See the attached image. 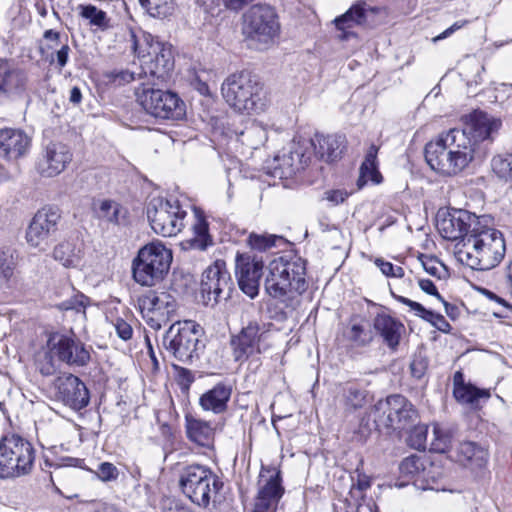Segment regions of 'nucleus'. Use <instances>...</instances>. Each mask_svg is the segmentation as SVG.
<instances>
[{
    "mask_svg": "<svg viewBox=\"0 0 512 512\" xmlns=\"http://www.w3.org/2000/svg\"><path fill=\"white\" fill-rule=\"evenodd\" d=\"M453 457L464 466L479 469L487 463L488 452L474 442L464 441L459 443Z\"/></svg>",
    "mask_w": 512,
    "mask_h": 512,
    "instance_id": "nucleus-31",
    "label": "nucleus"
},
{
    "mask_svg": "<svg viewBox=\"0 0 512 512\" xmlns=\"http://www.w3.org/2000/svg\"><path fill=\"white\" fill-rule=\"evenodd\" d=\"M375 265L387 277L402 278L404 277V269L400 266H394L391 262L377 258Z\"/></svg>",
    "mask_w": 512,
    "mask_h": 512,
    "instance_id": "nucleus-53",
    "label": "nucleus"
},
{
    "mask_svg": "<svg viewBox=\"0 0 512 512\" xmlns=\"http://www.w3.org/2000/svg\"><path fill=\"white\" fill-rule=\"evenodd\" d=\"M28 87L27 73L10 61L0 62V95L9 98L21 96Z\"/></svg>",
    "mask_w": 512,
    "mask_h": 512,
    "instance_id": "nucleus-24",
    "label": "nucleus"
},
{
    "mask_svg": "<svg viewBox=\"0 0 512 512\" xmlns=\"http://www.w3.org/2000/svg\"><path fill=\"white\" fill-rule=\"evenodd\" d=\"M305 261L299 257H279L268 265L266 292L280 301L302 294L306 290Z\"/></svg>",
    "mask_w": 512,
    "mask_h": 512,
    "instance_id": "nucleus-5",
    "label": "nucleus"
},
{
    "mask_svg": "<svg viewBox=\"0 0 512 512\" xmlns=\"http://www.w3.org/2000/svg\"><path fill=\"white\" fill-rule=\"evenodd\" d=\"M15 265L11 251L0 249V284L6 283L12 277Z\"/></svg>",
    "mask_w": 512,
    "mask_h": 512,
    "instance_id": "nucleus-48",
    "label": "nucleus"
},
{
    "mask_svg": "<svg viewBox=\"0 0 512 512\" xmlns=\"http://www.w3.org/2000/svg\"><path fill=\"white\" fill-rule=\"evenodd\" d=\"M209 76L210 72L208 71H201L200 73L196 72L191 80V84L193 87L204 96L210 95V89L207 84V78L204 75Z\"/></svg>",
    "mask_w": 512,
    "mask_h": 512,
    "instance_id": "nucleus-55",
    "label": "nucleus"
},
{
    "mask_svg": "<svg viewBox=\"0 0 512 512\" xmlns=\"http://www.w3.org/2000/svg\"><path fill=\"white\" fill-rule=\"evenodd\" d=\"M239 140L249 148L257 149L267 140L265 127L258 122H251L240 134Z\"/></svg>",
    "mask_w": 512,
    "mask_h": 512,
    "instance_id": "nucleus-37",
    "label": "nucleus"
},
{
    "mask_svg": "<svg viewBox=\"0 0 512 512\" xmlns=\"http://www.w3.org/2000/svg\"><path fill=\"white\" fill-rule=\"evenodd\" d=\"M422 266L428 274L440 278L441 263L435 258L422 259Z\"/></svg>",
    "mask_w": 512,
    "mask_h": 512,
    "instance_id": "nucleus-59",
    "label": "nucleus"
},
{
    "mask_svg": "<svg viewBox=\"0 0 512 512\" xmlns=\"http://www.w3.org/2000/svg\"><path fill=\"white\" fill-rule=\"evenodd\" d=\"M347 338L353 346L363 347L368 345L372 340V334L359 324H353L347 332Z\"/></svg>",
    "mask_w": 512,
    "mask_h": 512,
    "instance_id": "nucleus-49",
    "label": "nucleus"
},
{
    "mask_svg": "<svg viewBox=\"0 0 512 512\" xmlns=\"http://www.w3.org/2000/svg\"><path fill=\"white\" fill-rule=\"evenodd\" d=\"M377 154L378 147L371 145L360 167V175L357 180L359 189L365 186L369 181L373 184H380L382 182L383 177L378 170Z\"/></svg>",
    "mask_w": 512,
    "mask_h": 512,
    "instance_id": "nucleus-34",
    "label": "nucleus"
},
{
    "mask_svg": "<svg viewBox=\"0 0 512 512\" xmlns=\"http://www.w3.org/2000/svg\"><path fill=\"white\" fill-rule=\"evenodd\" d=\"M325 199L333 205L343 203L349 196V193L344 189H332L327 190L325 193Z\"/></svg>",
    "mask_w": 512,
    "mask_h": 512,
    "instance_id": "nucleus-57",
    "label": "nucleus"
},
{
    "mask_svg": "<svg viewBox=\"0 0 512 512\" xmlns=\"http://www.w3.org/2000/svg\"><path fill=\"white\" fill-rule=\"evenodd\" d=\"M280 470L276 467H262L258 480V493L252 512H276L284 488Z\"/></svg>",
    "mask_w": 512,
    "mask_h": 512,
    "instance_id": "nucleus-18",
    "label": "nucleus"
},
{
    "mask_svg": "<svg viewBox=\"0 0 512 512\" xmlns=\"http://www.w3.org/2000/svg\"><path fill=\"white\" fill-rule=\"evenodd\" d=\"M138 306L147 325L159 330L172 320L177 302L165 291H149L138 299Z\"/></svg>",
    "mask_w": 512,
    "mask_h": 512,
    "instance_id": "nucleus-15",
    "label": "nucleus"
},
{
    "mask_svg": "<svg viewBox=\"0 0 512 512\" xmlns=\"http://www.w3.org/2000/svg\"><path fill=\"white\" fill-rule=\"evenodd\" d=\"M313 143L310 139L294 141L287 155L282 156L283 174L291 176L299 170L304 169L310 162L313 151Z\"/></svg>",
    "mask_w": 512,
    "mask_h": 512,
    "instance_id": "nucleus-26",
    "label": "nucleus"
},
{
    "mask_svg": "<svg viewBox=\"0 0 512 512\" xmlns=\"http://www.w3.org/2000/svg\"><path fill=\"white\" fill-rule=\"evenodd\" d=\"M162 512H192L176 499L167 498L162 501Z\"/></svg>",
    "mask_w": 512,
    "mask_h": 512,
    "instance_id": "nucleus-58",
    "label": "nucleus"
},
{
    "mask_svg": "<svg viewBox=\"0 0 512 512\" xmlns=\"http://www.w3.org/2000/svg\"><path fill=\"white\" fill-rule=\"evenodd\" d=\"M383 12V9L377 6H371L366 2H359L353 5L349 10L348 14L345 16L349 17L352 13H356V20L359 23H366L370 16L377 15Z\"/></svg>",
    "mask_w": 512,
    "mask_h": 512,
    "instance_id": "nucleus-47",
    "label": "nucleus"
},
{
    "mask_svg": "<svg viewBox=\"0 0 512 512\" xmlns=\"http://www.w3.org/2000/svg\"><path fill=\"white\" fill-rule=\"evenodd\" d=\"M72 160V153L67 145L51 142L39 157L36 169L43 177H55L62 173Z\"/></svg>",
    "mask_w": 512,
    "mask_h": 512,
    "instance_id": "nucleus-23",
    "label": "nucleus"
},
{
    "mask_svg": "<svg viewBox=\"0 0 512 512\" xmlns=\"http://www.w3.org/2000/svg\"><path fill=\"white\" fill-rule=\"evenodd\" d=\"M31 146V138L18 128L0 129V157L16 160L25 156Z\"/></svg>",
    "mask_w": 512,
    "mask_h": 512,
    "instance_id": "nucleus-25",
    "label": "nucleus"
},
{
    "mask_svg": "<svg viewBox=\"0 0 512 512\" xmlns=\"http://www.w3.org/2000/svg\"><path fill=\"white\" fill-rule=\"evenodd\" d=\"M430 445L431 450L438 453H445L451 445L450 433L438 424H433Z\"/></svg>",
    "mask_w": 512,
    "mask_h": 512,
    "instance_id": "nucleus-45",
    "label": "nucleus"
},
{
    "mask_svg": "<svg viewBox=\"0 0 512 512\" xmlns=\"http://www.w3.org/2000/svg\"><path fill=\"white\" fill-rule=\"evenodd\" d=\"M186 434L190 441L203 447H210L214 440L215 429L212 423L191 414L185 416Z\"/></svg>",
    "mask_w": 512,
    "mask_h": 512,
    "instance_id": "nucleus-29",
    "label": "nucleus"
},
{
    "mask_svg": "<svg viewBox=\"0 0 512 512\" xmlns=\"http://www.w3.org/2000/svg\"><path fill=\"white\" fill-rule=\"evenodd\" d=\"M501 121L483 111H473L464 117V128L451 129L430 141L425 147V159L432 170L442 175L461 172L474 157L478 142L492 139Z\"/></svg>",
    "mask_w": 512,
    "mask_h": 512,
    "instance_id": "nucleus-1",
    "label": "nucleus"
},
{
    "mask_svg": "<svg viewBox=\"0 0 512 512\" xmlns=\"http://www.w3.org/2000/svg\"><path fill=\"white\" fill-rule=\"evenodd\" d=\"M146 213L153 231L163 237L176 236L185 227L187 212L176 199L154 197Z\"/></svg>",
    "mask_w": 512,
    "mask_h": 512,
    "instance_id": "nucleus-9",
    "label": "nucleus"
},
{
    "mask_svg": "<svg viewBox=\"0 0 512 512\" xmlns=\"http://www.w3.org/2000/svg\"><path fill=\"white\" fill-rule=\"evenodd\" d=\"M33 445L18 435L0 439V479H15L29 475L35 463Z\"/></svg>",
    "mask_w": 512,
    "mask_h": 512,
    "instance_id": "nucleus-6",
    "label": "nucleus"
},
{
    "mask_svg": "<svg viewBox=\"0 0 512 512\" xmlns=\"http://www.w3.org/2000/svg\"><path fill=\"white\" fill-rule=\"evenodd\" d=\"M373 418L378 426L402 430L415 422L417 411L404 396L395 394L375 404Z\"/></svg>",
    "mask_w": 512,
    "mask_h": 512,
    "instance_id": "nucleus-14",
    "label": "nucleus"
},
{
    "mask_svg": "<svg viewBox=\"0 0 512 512\" xmlns=\"http://www.w3.org/2000/svg\"><path fill=\"white\" fill-rule=\"evenodd\" d=\"M469 23V20H459L456 21L454 24H452L450 27H448L446 30H444L441 34L436 36L433 41L437 42L440 40H443L449 36H451L454 32L458 31L459 29L465 27Z\"/></svg>",
    "mask_w": 512,
    "mask_h": 512,
    "instance_id": "nucleus-61",
    "label": "nucleus"
},
{
    "mask_svg": "<svg viewBox=\"0 0 512 512\" xmlns=\"http://www.w3.org/2000/svg\"><path fill=\"white\" fill-rule=\"evenodd\" d=\"M263 261L250 254L238 253L235 259V274L239 288L251 299L259 293V282L262 276Z\"/></svg>",
    "mask_w": 512,
    "mask_h": 512,
    "instance_id": "nucleus-21",
    "label": "nucleus"
},
{
    "mask_svg": "<svg viewBox=\"0 0 512 512\" xmlns=\"http://www.w3.org/2000/svg\"><path fill=\"white\" fill-rule=\"evenodd\" d=\"M53 258L66 268L76 267L80 262L79 253L71 242H61L55 246Z\"/></svg>",
    "mask_w": 512,
    "mask_h": 512,
    "instance_id": "nucleus-40",
    "label": "nucleus"
},
{
    "mask_svg": "<svg viewBox=\"0 0 512 512\" xmlns=\"http://www.w3.org/2000/svg\"><path fill=\"white\" fill-rule=\"evenodd\" d=\"M427 459L425 457L411 455L406 457L400 464L399 470L403 477L411 478L414 480V485L423 474V469Z\"/></svg>",
    "mask_w": 512,
    "mask_h": 512,
    "instance_id": "nucleus-41",
    "label": "nucleus"
},
{
    "mask_svg": "<svg viewBox=\"0 0 512 512\" xmlns=\"http://www.w3.org/2000/svg\"><path fill=\"white\" fill-rule=\"evenodd\" d=\"M139 105L155 118L180 120L186 114L183 100L174 92L142 86L136 91Z\"/></svg>",
    "mask_w": 512,
    "mask_h": 512,
    "instance_id": "nucleus-13",
    "label": "nucleus"
},
{
    "mask_svg": "<svg viewBox=\"0 0 512 512\" xmlns=\"http://www.w3.org/2000/svg\"><path fill=\"white\" fill-rule=\"evenodd\" d=\"M127 41L140 60L142 73L165 82L174 69L172 46L155 39L140 27H128Z\"/></svg>",
    "mask_w": 512,
    "mask_h": 512,
    "instance_id": "nucleus-2",
    "label": "nucleus"
},
{
    "mask_svg": "<svg viewBox=\"0 0 512 512\" xmlns=\"http://www.w3.org/2000/svg\"><path fill=\"white\" fill-rule=\"evenodd\" d=\"M392 296L398 302L408 306L410 311L414 312V314L416 316L431 323L439 331L445 332V333L450 331L451 326L446 321V319L444 318L443 315L434 313L433 311L426 309L422 304H420L416 301L410 300L409 298H406L404 296H400L395 293H392Z\"/></svg>",
    "mask_w": 512,
    "mask_h": 512,
    "instance_id": "nucleus-33",
    "label": "nucleus"
},
{
    "mask_svg": "<svg viewBox=\"0 0 512 512\" xmlns=\"http://www.w3.org/2000/svg\"><path fill=\"white\" fill-rule=\"evenodd\" d=\"M374 329L382 337L384 343L391 349L396 350L400 344L406 328L398 319L388 314H377L374 318Z\"/></svg>",
    "mask_w": 512,
    "mask_h": 512,
    "instance_id": "nucleus-27",
    "label": "nucleus"
},
{
    "mask_svg": "<svg viewBox=\"0 0 512 512\" xmlns=\"http://www.w3.org/2000/svg\"><path fill=\"white\" fill-rule=\"evenodd\" d=\"M79 16L86 20L90 26H94L101 31H105L110 27V19L105 11L98 9L96 6L81 4L77 7Z\"/></svg>",
    "mask_w": 512,
    "mask_h": 512,
    "instance_id": "nucleus-36",
    "label": "nucleus"
},
{
    "mask_svg": "<svg viewBox=\"0 0 512 512\" xmlns=\"http://www.w3.org/2000/svg\"><path fill=\"white\" fill-rule=\"evenodd\" d=\"M113 326L115 328V331L117 335L122 340H129L132 337L133 330L130 324H128L126 321H124L121 318L116 319V321L113 323Z\"/></svg>",
    "mask_w": 512,
    "mask_h": 512,
    "instance_id": "nucleus-56",
    "label": "nucleus"
},
{
    "mask_svg": "<svg viewBox=\"0 0 512 512\" xmlns=\"http://www.w3.org/2000/svg\"><path fill=\"white\" fill-rule=\"evenodd\" d=\"M98 478L104 482L116 480L119 472L117 467L109 462H103L98 466L96 472Z\"/></svg>",
    "mask_w": 512,
    "mask_h": 512,
    "instance_id": "nucleus-54",
    "label": "nucleus"
},
{
    "mask_svg": "<svg viewBox=\"0 0 512 512\" xmlns=\"http://www.w3.org/2000/svg\"><path fill=\"white\" fill-rule=\"evenodd\" d=\"M418 284L423 292L435 296L439 301H443V297L438 293L436 286L431 280L419 279Z\"/></svg>",
    "mask_w": 512,
    "mask_h": 512,
    "instance_id": "nucleus-62",
    "label": "nucleus"
},
{
    "mask_svg": "<svg viewBox=\"0 0 512 512\" xmlns=\"http://www.w3.org/2000/svg\"><path fill=\"white\" fill-rule=\"evenodd\" d=\"M231 278L226 270L225 262L217 260L203 273L201 293L206 304L214 305L221 299L230 297Z\"/></svg>",
    "mask_w": 512,
    "mask_h": 512,
    "instance_id": "nucleus-20",
    "label": "nucleus"
},
{
    "mask_svg": "<svg viewBox=\"0 0 512 512\" xmlns=\"http://www.w3.org/2000/svg\"><path fill=\"white\" fill-rule=\"evenodd\" d=\"M488 216H477L466 210H456L437 221V228L443 238L451 241L466 238L480 229V224L487 221Z\"/></svg>",
    "mask_w": 512,
    "mask_h": 512,
    "instance_id": "nucleus-17",
    "label": "nucleus"
},
{
    "mask_svg": "<svg viewBox=\"0 0 512 512\" xmlns=\"http://www.w3.org/2000/svg\"><path fill=\"white\" fill-rule=\"evenodd\" d=\"M231 393L232 388L230 385L218 383L212 389L202 394L199 404L205 411L221 414L227 410Z\"/></svg>",
    "mask_w": 512,
    "mask_h": 512,
    "instance_id": "nucleus-30",
    "label": "nucleus"
},
{
    "mask_svg": "<svg viewBox=\"0 0 512 512\" xmlns=\"http://www.w3.org/2000/svg\"><path fill=\"white\" fill-rule=\"evenodd\" d=\"M411 373L412 375L417 378L421 379L425 371L427 369V362L424 358H414L410 365Z\"/></svg>",
    "mask_w": 512,
    "mask_h": 512,
    "instance_id": "nucleus-60",
    "label": "nucleus"
},
{
    "mask_svg": "<svg viewBox=\"0 0 512 512\" xmlns=\"http://www.w3.org/2000/svg\"><path fill=\"white\" fill-rule=\"evenodd\" d=\"M172 252L160 241L143 246L133 261V277L143 286H153L169 271Z\"/></svg>",
    "mask_w": 512,
    "mask_h": 512,
    "instance_id": "nucleus-7",
    "label": "nucleus"
},
{
    "mask_svg": "<svg viewBox=\"0 0 512 512\" xmlns=\"http://www.w3.org/2000/svg\"><path fill=\"white\" fill-rule=\"evenodd\" d=\"M310 141L313 143V154L326 162L338 159L345 147V138L337 134L324 135L316 133Z\"/></svg>",
    "mask_w": 512,
    "mask_h": 512,
    "instance_id": "nucleus-28",
    "label": "nucleus"
},
{
    "mask_svg": "<svg viewBox=\"0 0 512 512\" xmlns=\"http://www.w3.org/2000/svg\"><path fill=\"white\" fill-rule=\"evenodd\" d=\"M45 349L49 362L40 368V372L43 375H51L53 373L52 360L54 358L70 366L77 367L87 365L91 358L89 350L81 341L59 332L48 335Z\"/></svg>",
    "mask_w": 512,
    "mask_h": 512,
    "instance_id": "nucleus-11",
    "label": "nucleus"
},
{
    "mask_svg": "<svg viewBox=\"0 0 512 512\" xmlns=\"http://www.w3.org/2000/svg\"><path fill=\"white\" fill-rule=\"evenodd\" d=\"M179 484L182 492L198 506L206 507L211 496L216 494L222 483L217 475L203 465H189L183 468Z\"/></svg>",
    "mask_w": 512,
    "mask_h": 512,
    "instance_id": "nucleus-10",
    "label": "nucleus"
},
{
    "mask_svg": "<svg viewBox=\"0 0 512 512\" xmlns=\"http://www.w3.org/2000/svg\"><path fill=\"white\" fill-rule=\"evenodd\" d=\"M61 218L59 210L44 207L37 211L26 231L27 243L40 251H45L50 244V237L57 230Z\"/></svg>",
    "mask_w": 512,
    "mask_h": 512,
    "instance_id": "nucleus-19",
    "label": "nucleus"
},
{
    "mask_svg": "<svg viewBox=\"0 0 512 512\" xmlns=\"http://www.w3.org/2000/svg\"><path fill=\"white\" fill-rule=\"evenodd\" d=\"M202 334V328L194 321H176L164 335L163 345L176 359L188 362L204 347Z\"/></svg>",
    "mask_w": 512,
    "mask_h": 512,
    "instance_id": "nucleus-12",
    "label": "nucleus"
},
{
    "mask_svg": "<svg viewBox=\"0 0 512 512\" xmlns=\"http://www.w3.org/2000/svg\"><path fill=\"white\" fill-rule=\"evenodd\" d=\"M269 330L265 323L250 321L243 326L240 332L233 336L231 345L237 361L260 354L267 349Z\"/></svg>",
    "mask_w": 512,
    "mask_h": 512,
    "instance_id": "nucleus-16",
    "label": "nucleus"
},
{
    "mask_svg": "<svg viewBox=\"0 0 512 512\" xmlns=\"http://www.w3.org/2000/svg\"><path fill=\"white\" fill-rule=\"evenodd\" d=\"M223 5L231 10L238 12L242 10L246 5L253 2L254 0H221Z\"/></svg>",
    "mask_w": 512,
    "mask_h": 512,
    "instance_id": "nucleus-63",
    "label": "nucleus"
},
{
    "mask_svg": "<svg viewBox=\"0 0 512 512\" xmlns=\"http://www.w3.org/2000/svg\"><path fill=\"white\" fill-rule=\"evenodd\" d=\"M140 3L153 17L164 18L174 10L172 0H142Z\"/></svg>",
    "mask_w": 512,
    "mask_h": 512,
    "instance_id": "nucleus-44",
    "label": "nucleus"
},
{
    "mask_svg": "<svg viewBox=\"0 0 512 512\" xmlns=\"http://www.w3.org/2000/svg\"><path fill=\"white\" fill-rule=\"evenodd\" d=\"M343 398L347 409L356 410L367 403V392L356 385H349L344 389Z\"/></svg>",
    "mask_w": 512,
    "mask_h": 512,
    "instance_id": "nucleus-43",
    "label": "nucleus"
},
{
    "mask_svg": "<svg viewBox=\"0 0 512 512\" xmlns=\"http://www.w3.org/2000/svg\"><path fill=\"white\" fill-rule=\"evenodd\" d=\"M457 402L469 406L473 410L481 408L483 402H487L491 397L490 389H482L468 383L465 387H460L453 391Z\"/></svg>",
    "mask_w": 512,
    "mask_h": 512,
    "instance_id": "nucleus-35",
    "label": "nucleus"
},
{
    "mask_svg": "<svg viewBox=\"0 0 512 512\" xmlns=\"http://www.w3.org/2000/svg\"><path fill=\"white\" fill-rule=\"evenodd\" d=\"M93 211L99 220L113 225L123 224L127 216V210L120 203L110 199L95 201Z\"/></svg>",
    "mask_w": 512,
    "mask_h": 512,
    "instance_id": "nucleus-32",
    "label": "nucleus"
},
{
    "mask_svg": "<svg viewBox=\"0 0 512 512\" xmlns=\"http://www.w3.org/2000/svg\"><path fill=\"white\" fill-rule=\"evenodd\" d=\"M494 174L506 182H512V154L494 156L491 161Z\"/></svg>",
    "mask_w": 512,
    "mask_h": 512,
    "instance_id": "nucleus-42",
    "label": "nucleus"
},
{
    "mask_svg": "<svg viewBox=\"0 0 512 512\" xmlns=\"http://www.w3.org/2000/svg\"><path fill=\"white\" fill-rule=\"evenodd\" d=\"M442 476L441 467L427 460L423 474H420V478L416 482V487L421 490H439L437 483Z\"/></svg>",
    "mask_w": 512,
    "mask_h": 512,
    "instance_id": "nucleus-39",
    "label": "nucleus"
},
{
    "mask_svg": "<svg viewBox=\"0 0 512 512\" xmlns=\"http://www.w3.org/2000/svg\"><path fill=\"white\" fill-rule=\"evenodd\" d=\"M279 239L280 237H277L275 235L250 234L248 238V244L252 249L264 251L275 246L276 241Z\"/></svg>",
    "mask_w": 512,
    "mask_h": 512,
    "instance_id": "nucleus-50",
    "label": "nucleus"
},
{
    "mask_svg": "<svg viewBox=\"0 0 512 512\" xmlns=\"http://www.w3.org/2000/svg\"><path fill=\"white\" fill-rule=\"evenodd\" d=\"M193 236L189 240L190 246L194 249L205 250L212 245L213 241L209 234L208 223L202 216H196L192 225Z\"/></svg>",
    "mask_w": 512,
    "mask_h": 512,
    "instance_id": "nucleus-38",
    "label": "nucleus"
},
{
    "mask_svg": "<svg viewBox=\"0 0 512 512\" xmlns=\"http://www.w3.org/2000/svg\"><path fill=\"white\" fill-rule=\"evenodd\" d=\"M142 74L143 73H139L136 76L134 72H131L129 70H112L104 73L103 76L107 84L121 86L141 78Z\"/></svg>",
    "mask_w": 512,
    "mask_h": 512,
    "instance_id": "nucleus-46",
    "label": "nucleus"
},
{
    "mask_svg": "<svg viewBox=\"0 0 512 512\" xmlns=\"http://www.w3.org/2000/svg\"><path fill=\"white\" fill-rule=\"evenodd\" d=\"M89 303V299L83 294H75L70 299L63 301L60 305L63 310H75L76 312H84Z\"/></svg>",
    "mask_w": 512,
    "mask_h": 512,
    "instance_id": "nucleus-52",
    "label": "nucleus"
},
{
    "mask_svg": "<svg viewBox=\"0 0 512 512\" xmlns=\"http://www.w3.org/2000/svg\"><path fill=\"white\" fill-rule=\"evenodd\" d=\"M221 94L225 102L238 113L258 114L267 107L263 84L247 71L226 77L221 85Z\"/></svg>",
    "mask_w": 512,
    "mask_h": 512,
    "instance_id": "nucleus-4",
    "label": "nucleus"
},
{
    "mask_svg": "<svg viewBox=\"0 0 512 512\" xmlns=\"http://www.w3.org/2000/svg\"><path fill=\"white\" fill-rule=\"evenodd\" d=\"M56 397L73 410H81L89 403L86 385L73 374H63L54 381Z\"/></svg>",
    "mask_w": 512,
    "mask_h": 512,
    "instance_id": "nucleus-22",
    "label": "nucleus"
},
{
    "mask_svg": "<svg viewBox=\"0 0 512 512\" xmlns=\"http://www.w3.org/2000/svg\"><path fill=\"white\" fill-rule=\"evenodd\" d=\"M490 219L480 224L465 240L464 250L460 251L462 261L474 270H490L504 258L506 245L503 234L489 226Z\"/></svg>",
    "mask_w": 512,
    "mask_h": 512,
    "instance_id": "nucleus-3",
    "label": "nucleus"
},
{
    "mask_svg": "<svg viewBox=\"0 0 512 512\" xmlns=\"http://www.w3.org/2000/svg\"><path fill=\"white\" fill-rule=\"evenodd\" d=\"M68 53H69V47L68 45H63L56 54L57 57V63L60 67H64L68 61Z\"/></svg>",
    "mask_w": 512,
    "mask_h": 512,
    "instance_id": "nucleus-64",
    "label": "nucleus"
},
{
    "mask_svg": "<svg viewBox=\"0 0 512 512\" xmlns=\"http://www.w3.org/2000/svg\"><path fill=\"white\" fill-rule=\"evenodd\" d=\"M279 31L278 16L269 5H253L243 15V33L259 50L266 49L273 44Z\"/></svg>",
    "mask_w": 512,
    "mask_h": 512,
    "instance_id": "nucleus-8",
    "label": "nucleus"
},
{
    "mask_svg": "<svg viewBox=\"0 0 512 512\" xmlns=\"http://www.w3.org/2000/svg\"><path fill=\"white\" fill-rule=\"evenodd\" d=\"M348 14V11L343 15L337 17L334 22L338 30L342 31V34L339 36L341 40H346L352 35L349 31L355 25H360L356 20V13H352L349 17H345Z\"/></svg>",
    "mask_w": 512,
    "mask_h": 512,
    "instance_id": "nucleus-51",
    "label": "nucleus"
}]
</instances>
